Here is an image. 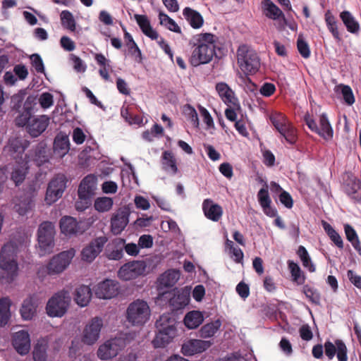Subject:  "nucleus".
Listing matches in <instances>:
<instances>
[{
	"mask_svg": "<svg viewBox=\"0 0 361 361\" xmlns=\"http://www.w3.org/2000/svg\"><path fill=\"white\" fill-rule=\"evenodd\" d=\"M324 351L329 360L335 356L336 353L338 361H347V348L345 344L341 340H336L335 343L326 341L324 343Z\"/></svg>",
	"mask_w": 361,
	"mask_h": 361,
	"instance_id": "nucleus-16",
	"label": "nucleus"
},
{
	"mask_svg": "<svg viewBox=\"0 0 361 361\" xmlns=\"http://www.w3.org/2000/svg\"><path fill=\"white\" fill-rule=\"evenodd\" d=\"M346 191L357 202H361V181L353 176H348Z\"/></svg>",
	"mask_w": 361,
	"mask_h": 361,
	"instance_id": "nucleus-24",
	"label": "nucleus"
},
{
	"mask_svg": "<svg viewBox=\"0 0 361 361\" xmlns=\"http://www.w3.org/2000/svg\"><path fill=\"white\" fill-rule=\"evenodd\" d=\"M75 255V250L71 248L54 255L46 266L47 271L50 275L63 272L71 264Z\"/></svg>",
	"mask_w": 361,
	"mask_h": 361,
	"instance_id": "nucleus-9",
	"label": "nucleus"
},
{
	"mask_svg": "<svg viewBox=\"0 0 361 361\" xmlns=\"http://www.w3.org/2000/svg\"><path fill=\"white\" fill-rule=\"evenodd\" d=\"M257 196L261 207H264V205L271 204V200L269 198L267 189H260Z\"/></svg>",
	"mask_w": 361,
	"mask_h": 361,
	"instance_id": "nucleus-60",
	"label": "nucleus"
},
{
	"mask_svg": "<svg viewBox=\"0 0 361 361\" xmlns=\"http://www.w3.org/2000/svg\"><path fill=\"white\" fill-rule=\"evenodd\" d=\"M71 299L66 295H55L47 304L46 310L51 317H61L67 312Z\"/></svg>",
	"mask_w": 361,
	"mask_h": 361,
	"instance_id": "nucleus-12",
	"label": "nucleus"
},
{
	"mask_svg": "<svg viewBox=\"0 0 361 361\" xmlns=\"http://www.w3.org/2000/svg\"><path fill=\"white\" fill-rule=\"evenodd\" d=\"M34 161L39 166L49 161V157L47 154V150L44 147H41L35 152Z\"/></svg>",
	"mask_w": 361,
	"mask_h": 361,
	"instance_id": "nucleus-53",
	"label": "nucleus"
},
{
	"mask_svg": "<svg viewBox=\"0 0 361 361\" xmlns=\"http://www.w3.org/2000/svg\"><path fill=\"white\" fill-rule=\"evenodd\" d=\"M36 311V305L32 302V300L30 298L25 300L22 305L20 309V314L23 319L29 320L31 319Z\"/></svg>",
	"mask_w": 361,
	"mask_h": 361,
	"instance_id": "nucleus-42",
	"label": "nucleus"
},
{
	"mask_svg": "<svg viewBox=\"0 0 361 361\" xmlns=\"http://www.w3.org/2000/svg\"><path fill=\"white\" fill-rule=\"evenodd\" d=\"M151 316V310L148 304L141 300L131 302L126 310V319L134 326L145 325Z\"/></svg>",
	"mask_w": 361,
	"mask_h": 361,
	"instance_id": "nucleus-4",
	"label": "nucleus"
},
{
	"mask_svg": "<svg viewBox=\"0 0 361 361\" xmlns=\"http://www.w3.org/2000/svg\"><path fill=\"white\" fill-rule=\"evenodd\" d=\"M129 212L126 209H119L111 219V230L114 235L120 234L128 224Z\"/></svg>",
	"mask_w": 361,
	"mask_h": 361,
	"instance_id": "nucleus-18",
	"label": "nucleus"
},
{
	"mask_svg": "<svg viewBox=\"0 0 361 361\" xmlns=\"http://www.w3.org/2000/svg\"><path fill=\"white\" fill-rule=\"evenodd\" d=\"M114 201L111 197H100L94 200V207L99 212H106L111 209Z\"/></svg>",
	"mask_w": 361,
	"mask_h": 361,
	"instance_id": "nucleus-39",
	"label": "nucleus"
},
{
	"mask_svg": "<svg viewBox=\"0 0 361 361\" xmlns=\"http://www.w3.org/2000/svg\"><path fill=\"white\" fill-rule=\"evenodd\" d=\"M78 199L75 202V207L76 210L82 212L91 204V198L84 195H78Z\"/></svg>",
	"mask_w": 361,
	"mask_h": 361,
	"instance_id": "nucleus-50",
	"label": "nucleus"
},
{
	"mask_svg": "<svg viewBox=\"0 0 361 361\" xmlns=\"http://www.w3.org/2000/svg\"><path fill=\"white\" fill-rule=\"evenodd\" d=\"M270 119L276 129L284 137L288 143L293 145L296 142V130L285 115L281 113H276L270 116Z\"/></svg>",
	"mask_w": 361,
	"mask_h": 361,
	"instance_id": "nucleus-7",
	"label": "nucleus"
},
{
	"mask_svg": "<svg viewBox=\"0 0 361 361\" xmlns=\"http://www.w3.org/2000/svg\"><path fill=\"white\" fill-rule=\"evenodd\" d=\"M126 345V341L123 337H116L106 341L97 350V355L101 360H109L116 357Z\"/></svg>",
	"mask_w": 361,
	"mask_h": 361,
	"instance_id": "nucleus-8",
	"label": "nucleus"
},
{
	"mask_svg": "<svg viewBox=\"0 0 361 361\" xmlns=\"http://www.w3.org/2000/svg\"><path fill=\"white\" fill-rule=\"evenodd\" d=\"M163 167L164 169L173 174L178 172L176 161L171 152H164L163 154Z\"/></svg>",
	"mask_w": 361,
	"mask_h": 361,
	"instance_id": "nucleus-41",
	"label": "nucleus"
},
{
	"mask_svg": "<svg viewBox=\"0 0 361 361\" xmlns=\"http://www.w3.org/2000/svg\"><path fill=\"white\" fill-rule=\"evenodd\" d=\"M55 226L52 222H42L37 230L39 249L41 255L49 254L54 247Z\"/></svg>",
	"mask_w": 361,
	"mask_h": 361,
	"instance_id": "nucleus-6",
	"label": "nucleus"
},
{
	"mask_svg": "<svg viewBox=\"0 0 361 361\" xmlns=\"http://www.w3.org/2000/svg\"><path fill=\"white\" fill-rule=\"evenodd\" d=\"M326 22L327 23L329 30L331 32L334 37L339 40V32L338 31L336 22L334 18L332 16H329L328 14H326Z\"/></svg>",
	"mask_w": 361,
	"mask_h": 361,
	"instance_id": "nucleus-56",
	"label": "nucleus"
},
{
	"mask_svg": "<svg viewBox=\"0 0 361 361\" xmlns=\"http://www.w3.org/2000/svg\"><path fill=\"white\" fill-rule=\"evenodd\" d=\"M347 276L350 281L357 288L361 290V276L357 274L353 270H348Z\"/></svg>",
	"mask_w": 361,
	"mask_h": 361,
	"instance_id": "nucleus-63",
	"label": "nucleus"
},
{
	"mask_svg": "<svg viewBox=\"0 0 361 361\" xmlns=\"http://www.w3.org/2000/svg\"><path fill=\"white\" fill-rule=\"evenodd\" d=\"M115 244V249L107 254V257L109 259L118 260L123 257V249L125 244V240L118 238L114 241Z\"/></svg>",
	"mask_w": 361,
	"mask_h": 361,
	"instance_id": "nucleus-43",
	"label": "nucleus"
},
{
	"mask_svg": "<svg viewBox=\"0 0 361 361\" xmlns=\"http://www.w3.org/2000/svg\"><path fill=\"white\" fill-rule=\"evenodd\" d=\"M32 117L33 116H31V113L29 111H25L16 118V125L19 127L25 126L27 128Z\"/></svg>",
	"mask_w": 361,
	"mask_h": 361,
	"instance_id": "nucleus-49",
	"label": "nucleus"
},
{
	"mask_svg": "<svg viewBox=\"0 0 361 361\" xmlns=\"http://www.w3.org/2000/svg\"><path fill=\"white\" fill-rule=\"evenodd\" d=\"M345 233L347 239L352 243L353 245L356 249L359 247L360 241L356 234L355 231L350 225L346 224L345 226Z\"/></svg>",
	"mask_w": 361,
	"mask_h": 361,
	"instance_id": "nucleus-51",
	"label": "nucleus"
},
{
	"mask_svg": "<svg viewBox=\"0 0 361 361\" xmlns=\"http://www.w3.org/2000/svg\"><path fill=\"white\" fill-rule=\"evenodd\" d=\"M262 6L267 17L276 20L283 16L282 11L271 0H263Z\"/></svg>",
	"mask_w": 361,
	"mask_h": 361,
	"instance_id": "nucleus-37",
	"label": "nucleus"
},
{
	"mask_svg": "<svg viewBox=\"0 0 361 361\" xmlns=\"http://www.w3.org/2000/svg\"><path fill=\"white\" fill-rule=\"evenodd\" d=\"M317 133L326 140H329L333 137L332 128L325 114L320 116L319 132Z\"/></svg>",
	"mask_w": 361,
	"mask_h": 361,
	"instance_id": "nucleus-35",
	"label": "nucleus"
},
{
	"mask_svg": "<svg viewBox=\"0 0 361 361\" xmlns=\"http://www.w3.org/2000/svg\"><path fill=\"white\" fill-rule=\"evenodd\" d=\"M9 148L11 151H13L14 153H18L20 154V160L24 159L23 158V154L25 150V147L22 145L20 140L18 139H14L10 142Z\"/></svg>",
	"mask_w": 361,
	"mask_h": 361,
	"instance_id": "nucleus-54",
	"label": "nucleus"
},
{
	"mask_svg": "<svg viewBox=\"0 0 361 361\" xmlns=\"http://www.w3.org/2000/svg\"><path fill=\"white\" fill-rule=\"evenodd\" d=\"M300 336L302 340L310 341L312 338V332L307 324L302 325L299 330Z\"/></svg>",
	"mask_w": 361,
	"mask_h": 361,
	"instance_id": "nucleus-64",
	"label": "nucleus"
},
{
	"mask_svg": "<svg viewBox=\"0 0 361 361\" xmlns=\"http://www.w3.org/2000/svg\"><path fill=\"white\" fill-rule=\"evenodd\" d=\"M61 20L62 25L70 30L74 31L75 29V22L71 13L68 11H63L61 13Z\"/></svg>",
	"mask_w": 361,
	"mask_h": 361,
	"instance_id": "nucleus-47",
	"label": "nucleus"
},
{
	"mask_svg": "<svg viewBox=\"0 0 361 361\" xmlns=\"http://www.w3.org/2000/svg\"><path fill=\"white\" fill-rule=\"evenodd\" d=\"M103 327V320L102 318L95 317L91 319L85 326L81 340L86 345H92L94 344L100 337V332Z\"/></svg>",
	"mask_w": 361,
	"mask_h": 361,
	"instance_id": "nucleus-11",
	"label": "nucleus"
},
{
	"mask_svg": "<svg viewBox=\"0 0 361 361\" xmlns=\"http://www.w3.org/2000/svg\"><path fill=\"white\" fill-rule=\"evenodd\" d=\"M180 274L178 271L171 269L165 271L157 281V286L159 290H164L173 287L178 281Z\"/></svg>",
	"mask_w": 361,
	"mask_h": 361,
	"instance_id": "nucleus-20",
	"label": "nucleus"
},
{
	"mask_svg": "<svg viewBox=\"0 0 361 361\" xmlns=\"http://www.w3.org/2000/svg\"><path fill=\"white\" fill-rule=\"evenodd\" d=\"M297 47L299 53L305 59L308 58L310 54V51L307 43L302 39L301 35L299 36L297 42Z\"/></svg>",
	"mask_w": 361,
	"mask_h": 361,
	"instance_id": "nucleus-52",
	"label": "nucleus"
},
{
	"mask_svg": "<svg viewBox=\"0 0 361 361\" xmlns=\"http://www.w3.org/2000/svg\"><path fill=\"white\" fill-rule=\"evenodd\" d=\"M153 239L149 235H142L138 240V246L142 248H149L152 246Z\"/></svg>",
	"mask_w": 361,
	"mask_h": 361,
	"instance_id": "nucleus-62",
	"label": "nucleus"
},
{
	"mask_svg": "<svg viewBox=\"0 0 361 361\" xmlns=\"http://www.w3.org/2000/svg\"><path fill=\"white\" fill-rule=\"evenodd\" d=\"M54 149L55 154L63 157L69 150V140L67 136H56L54 140Z\"/></svg>",
	"mask_w": 361,
	"mask_h": 361,
	"instance_id": "nucleus-33",
	"label": "nucleus"
},
{
	"mask_svg": "<svg viewBox=\"0 0 361 361\" xmlns=\"http://www.w3.org/2000/svg\"><path fill=\"white\" fill-rule=\"evenodd\" d=\"M288 268L291 273V276L293 278V281L296 282L298 284H302L305 281V277L302 274L301 269L299 266L293 262H288Z\"/></svg>",
	"mask_w": 361,
	"mask_h": 361,
	"instance_id": "nucleus-45",
	"label": "nucleus"
},
{
	"mask_svg": "<svg viewBox=\"0 0 361 361\" xmlns=\"http://www.w3.org/2000/svg\"><path fill=\"white\" fill-rule=\"evenodd\" d=\"M159 18L161 25L166 26L169 30L173 32L180 33L181 30L180 27L176 24V23L173 19L169 18L166 14L160 12L159 15Z\"/></svg>",
	"mask_w": 361,
	"mask_h": 361,
	"instance_id": "nucleus-44",
	"label": "nucleus"
},
{
	"mask_svg": "<svg viewBox=\"0 0 361 361\" xmlns=\"http://www.w3.org/2000/svg\"><path fill=\"white\" fill-rule=\"evenodd\" d=\"M218 37L211 33H200L194 36L190 41L192 51L189 61L197 67L212 61L216 55Z\"/></svg>",
	"mask_w": 361,
	"mask_h": 361,
	"instance_id": "nucleus-1",
	"label": "nucleus"
},
{
	"mask_svg": "<svg viewBox=\"0 0 361 361\" xmlns=\"http://www.w3.org/2000/svg\"><path fill=\"white\" fill-rule=\"evenodd\" d=\"M18 165L16 166L11 173V179L15 183L16 185H18L23 182L25 178L27 166V160L22 159L18 161Z\"/></svg>",
	"mask_w": 361,
	"mask_h": 361,
	"instance_id": "nucleus-29",
	"label": "nucleus"
},
{
	"mask_svg": "<svg viewBox=\"0 0 361 361\" xmlns=\"http://www.w3.org/2000/svg\"><path fill=\"white\" fill-rule=\"evenodd\" d=\"M134 18L145 35L152 39H157L158 38L159 35L157 32L152 27L149 20L146 16L135 14Z\"/></svg>",
	"mask_w": 361,
	"mask_h": 361,
	"instance_id": "nucleus-26",
	"label": "nucleus"
},
{
	"mask_svg": "<svg viewBox=\"0 0 361 361\" xmlns=\"http://www.w3.org/2000/svg\"><path fill=\"white\" fill-rule=\"evenodd\" d=\"M216 90L226 104L234 106L236 104V99L233 95V92L226 83H218L216 85Z\"/></svg>",
	"mask_w": 361,
	"mask_h": 361,
	"instance_id": "nucleus-31",
	"label": "nucleus"
},
{
	"mask_svg": "<svg viewBox=\"0 0 361 361\" xmlns=\"http://www.w3.org/2000/svg\"><path fill=\"white\" fill-rule=\"evenodd\" d=\"M337 91H341L343 99L345 102L351 105L355 102V98L352 92L351 88L349 86L347 85H339L337 87Z\"/></svg>",
	"mask_w": 361,
	"mask_h": 361,
	"instance_id": "nucleus-48",
	"label": "nucleus"
},
{
	"mask_svg": "<svg viewBox=\"0 0 361 361\" xmlns=\"http://www.w3.org/2000/svg\"><path fill=\"white\" fill-rule=\"evenodd\" d=\"M48 347V340L46 338H40L37 341L32 352L35 361L47 360V349Z\"/></svg>",
	"mask_w": 361,
	"mask_h": 361,
	"instance_id": "nucleus-30",
	"label": "nucleus"
},
{
	"mask_svg": "<svg viewBox=\"0 0 361 361\" xmlns=\"http://www.w3.org/2000/svg\"><path fill=\"white\" fill-rule=\"evenodd\" d=\"M212 345V343L210 341L191 339L182 345L181 351L183 355L190 356L205 351Z\"/></svg>",
	"mask_w": 361,
	"mask_h": 361,
	"instance_id": "nucleus-17",
	"label": "nucleus"
},
{
	"mask_svg": "<svg viewBox=\"0 0 361 361\" xmlns=\"http://www.w3.org/2000/svg\"><path fill=\"white\" fill-rule=\"evenodd\" d=\"M340 17L349 32L356 33L359 31V23L355 20L354 17L349 11H343Z\"/></svg>",
	"mask_w": 361,
	"mask_h": 361,
	"instance_id": "nucleus-36",
	"label": "nucleus"
},
{
	"mask_svg": "<svg viewBox=\"0 0 361 361\" xmlns=\"http://www.w3.org/2000/svg\"><path fill=\"white\" fill-rule=\"evenodd\" d=\"M183 15L193 28L197 29L202 26L203 18L197 11L187 7L183 10Z\"/></svg>",
	"mask_w": 361,
	"mask_h": 361,
	"instance_id": "nucleus-32",
	"label": "nucleus"
},
{
	"mask_svg": "<svg viewBox=\"0 0 361 361\" xmlns=\"http://www.w3.org/2000/svg\"><path fill=\"white\" fill-rule=\"evenodd\" d=\"M97 189V178L93 175H87L80 182L78 195H84L92 197Z\"/></svg>",
	"mask_w": 361,
	"mask_h": 361,
	"instance_id": "nucleus-23",
	"label": "nucleus"
},
{
	"mask_svg": "<svg viewBox=\"0 0 361 361\" xmlns=\"http://www.w3.org/2000/svg\"><path fill=\"white\" fill-rule=\"evenodd\" d=\"M11 301L8 298H3L0 300V326L7 324L10 317Z\"/></svg>",
	"mask_w": 361,
	"mask_h": 361,
	"instance_id": "nucleus-38",
	"label": "nucleus"
},
{
	"mask_svg": "<svg viewBox=\"0 0 361 361\" xmlns=\"http://www.w3.org/2000/svg\"><path fill=\"white\" fill-rule=\"evenodd\" d=\"M19 271L16 247L7 243L0 250V283L6 286L12 283L18 276Z\"/></svg>",
	"mask_w": 361,
	"mask_h": 361,
	"instance_id": "nucleus-2",
	"label": "nucleus"
},
{
	"mask_svg": "<svg viewBox=\"0 0 361 361\" xmlns=\"http://www.w3.org/2000/svg\"><path fill=\"white\" fill-rule=\"evenodd\" d=\"M185 113L189 117L191 123L194 125V126L198 128L199 119L195 109L191 106L188 105L185 107Z\"/></svg>",
	"mask_w": 361,
	"mask_h": 361,
	"instance_id": "nucleus-58",
	"label": "nucleus"
},
{
	"mask_svg": "<svg viewBox=\"0 0 361 361\" xmlns=\"http://www.w3.org/2000/svg\"><path fill=\"white\" fill-rule=\"evenodd\" d=\"M71 59L73 63V68L77 72L83 73L85 71L86 66L81 59L75 55H71Z\"/></svg>",
	"mask_w": 361,
	"mask_h": 361,
	"instance_id": "nucleus-61",
	"label": "nucleus"
},
{
	"mask_svg": "<svg viewBox=\"0 0 361 361\" xmlns=\"http://www.w3.org/2000/svg\"><path fill=\"white\" fill-rule=\"evenodd\" d=\"M102 190L106 194H114L117 192L118 185L114 181H105L102 185Z\"/></svg>",
	"mask_w": 361,
	"mask_h": 361,
	"instance_id": "nucleus-59",
	"label": "nucleus"
},
{
	"mask_svg": "<svg viewBox=\"0 0 361 361\" xmlns=\"http://www.w3.org/2000/svg\"><path fill=\"white\" fill-rule=\"evenodd\" d=\"M32 66L35 68L37 73H43L44 71V63L42 58L37 54L30 56Z\"/></svg>",
	"mask_w": 361,
	"mask_h": 361,
	"instance_id": "nucleus-57",
	"label": "nucleus"
},
{
	"mask_svg": "<svg viewBox=\"0 0 361 361\" xmlns=\"http://www.w3.org/2000/svg\"><path fill=\"white\" fill-rule=\"evenodd\" d=\"M95 293H118L121 290L119 283L116 280L105 279L99 282L95 288H93Z\"/></svg>",
	"mask_w": 361,
	"mask_h": 361,
	"instance_id": "nucleus-25",
	"label": "nucleus"
},
{
	"mask_svg": "<svg viewBox=\"0 0 361 361\" xmlns=\"http://www.w3.org/2000/svg\"><path fill=\"white\" fill-rule=\"evenodd\" d=\"M146 264L143 261H133L123 264L118 270V275L124 281L134 279L144 274Z\"/></svg>",
	"mask_w": 361,
	"mask_h": 361,
	"instance_id": "nucleus-15",
	"label": "nucleus"
},
{
	"mask_svg": "<svg viewBox=\"0 0 361 361\" xmlns=\"http://www.w3.org/2000/svg\"><path fill=\"white\" fill-rule=\"evenodd\" d=\"M11 344L15 350L21 356L27 355L31 348V338L26 330H20L13 333Z\"/></svg>",
	"mask_w": 361,
	"mask_h": 361,
	"instance_id": "nucleus-13",
	"label": "nucleus"
},
{
	"mask_svg": "<svg viewBox=\"0 0 361 361\" xmlns=\"http://www.w3.org/2000/svg\"><path fill=\"white\" fill-rule=\"evenodd\" d=\"M49 123V118L46 115L33 116L27 127V132L33 137H38L46 130Z\"/></svg>",
	"mask_w": 361,
	"mask_h": 361,
	"instance_id": "nucleus-19",
	"label": "nucleus"
},
{
	"mask_svg": "<svg viewBox=\"0 0 361 361\" xmlns=\"http://www.w3.org/2000/svg\"><path fill=\"white\" fill-rule=\"evenodd\" d=\"M39 103L43 109H47L53 105V95L49 92L42 93L39 98Z\"/></svg>",
	"mask_w": 361,
	"mask_h": 361,
	"instance_id": "nucleus-55",
	"label": "nucleus"
},
{
	"mask_svg": "<svg viewBox=\"0 0 361 361\" xmlns=\"http://www.w3.org/2000/svg\"><path fill=\"white\" fill-rule=\"evenodd\" d=\"M34 207V200L30 195H24L15 202L14 209L20 215H25Z\"/></svg>",
	"mask_w": 361,
	"mask_h": 361,
	"instance_id": "nucleus-27",
	"label": "nucleus"
},
{
	"mask_svg": "<svg viewBox=\"0 0 361 361\" xmlns=\"http://www.w3.org/2000/svg\"><path fill=\"white\" fill-rule=\"evenodd\" d=\"M60 229L66 236L75 235L81 233L78 221L73 217L66 216L60 220Z\"/></svg>",
	"mask_w": 361,
	"mask_h": 361,
	"instance_id": "nucleus-22",
	"label": "nucleus"
},
{
	"mask_svg": "<svg viewBox=\"0 0 361 361\" xmlns=\"http://www.w3.org/2000/svg\"><path fill=\"white\" fill-rule=\"evenodd\" d=\"M221 326V322L219 319L206 324L200 329V336L204 338H211L215 335Z\"/></svg>",
	"mask_w": 361,
	"mask_h": 361,
	"instance_id": "nucleus-34",
	"label": "nucleus"
},
{
	"mask_svg": "<svg viewBox=\"0 0 361 361\" xmlns=\"http://www.w3.org/2000/svg\"><path fill=\"white\" fill-rule=\"evenodd\" d=\"M190 295H173L169 304L173 310H178L186 307L190 302Z\"/></svg>",
	"mask_w": 361,
	"mask_h": 361,
	"instance_id": "nucleus-40",
	"label": "nucleus"
},
{
	"mask_svg": "<svg viewBox=\"0 0 361 361\" xmlns=\"http://www.w3.org/2000/svg\"><path fill=\"white\" fill-rule=\"evenodd\" d=\"M204 321L202 312L197 310H192L188 312L184 317V324L189 329L197 328Z\"/></svg>",
	"mask_w": 361,
	"mask_h": 361,
	"instance_id": "nucleus-28",
	"label": "nucleus"
},
{
	"mask_svg": "<svg viewBox=\"0 0 361 361\" xmlns=\"http://www.w3.org/2000/svg\"><path fill=\"white\" fill-rule=\"evenodd\" d=\"M66 183L67 178L62 173L57 174L49 182L44 198L47 204L51 205L62 197L66 188Z\"/></svg>",
	"mask_w": 361,
	"mask_h": 361,
	"instance_id": "nucleus-10",
	"label": "nucleus"
},
{
	"mask_svg": "<svg viewBox=\"0 0 361 361\" xmlns=\"http://www.w3.org/2000/svg\"><path fill=\"white\" fill-rule=\"evenodd\" d=\"M158 333L152 341L154 348H164L177 334L176 321L169 314L160 316L156 322Z\"/></svg>",
	"mask_w": 361,
	"mask_h": 361,
	"instance_id": "nucleus-3",
	"label": "nucleus"
},
{
	"mask_svg": "<svg viewBox=\"0 0 361 361\" xmlns=\"http://www.w3.org/2000/svg\"><path fill=\"white\" fill-rule=\"evenodd\" d=\"M238 63L245 73H255L260 66L259 59L257 53L246 45H241L237 51Z\"/></svg>",
	"mask_w": 361,
	"mask_h": 361,
	"instance_id": "nucleus-5",
	"label": "nucleus"
},
{
	"mask_svg": "<svg viewBox=\"0 0 361 361\" xmlns=\"http://www.w3.org/2000/svg\"><path fill=\"white\" fill-rule=\"evenodd\" d=\"M108 241L106 236H99L92 240L87 244L81 252V259L82 261L90 263L102 251V249Z\"/></svg>",
	"mask_w": 361,
	"mask_h": 361,
	"instance_id": "nucleus-14",
	"label": "nucleus"
},
{
	"mask_svg": "<svg viewBox=\"0 0 361 361\" xmlns=\"http://www.w3.org/2000/svg\"><path fill=\"white\" fill-rule=\"evenodd\" d=\"M298 255L300 257L302 265L308 269V270L311 272L315 271V267L314 264L312 263L311 259L307 253V251L303 246H300L298 250Z\"/></svg>",
	"mask_w": 361,
	"mask_h": 361,
	"instance_id": "nucleus-46",
	"label": "nucleus"
},
{
	"mask_svg": "<svg viewBox=\"0 0 361 361\" xmlns=\"http://www.w3.org/2000/svg\"><path fill=\"white\" fill-rule=\"evenodd\" d=\"M202 209L205 216L213 221H218L223 214L222 207L210 199L204 200Z\"/></svg>",
	"mask_w": 361,
	"mask_h": 361,
	"instance_id": "nucleus-21",
	"label": "nucleus"
}]
</instances>
